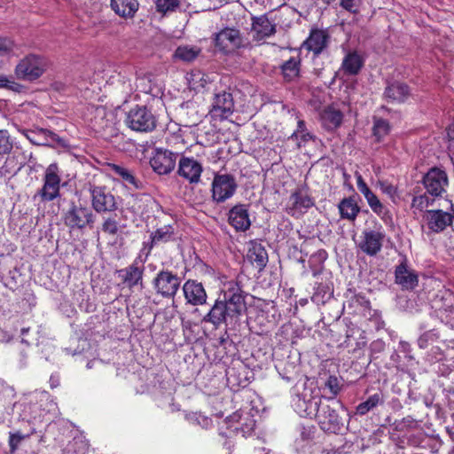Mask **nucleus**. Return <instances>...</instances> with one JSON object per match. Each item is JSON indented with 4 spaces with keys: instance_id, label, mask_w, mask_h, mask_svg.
Returning a JSON list of instances; mask_svg holds the SVG:
<instances>
[{
    "instance_id": "f257e3e1",
    "label": "nucleus",
    "mask_w": 454,
    "mask_h": 454,
    "mask_svg": "<svg viewBox=\"0 0 454 454\" xmlns=\"http://www.w3.org/2000/svg\"><path fill=\"white\" fill-rule=\"evenodd\" d=\"M247 310L245 295L242 289L234 282L228 284L214 303L210 310L203 317V322L210 323L216 329L221 325H235Z\"/></svg>"
},
{
    "instance_id": "f03ea898",
    "label": "nucleus",
    "mask_w": 454,
    "mask_h": 454,
    "mask_svg": "<svg viewBox=\"0 0 454 454\" xmlns=\"http://www.w3.org/2000/svg\"><path fill=\"white\" fill-rule=\"evenodd\" d=\"M307 395L298 397L295 406L297 411L303 417H314L317 420L322 430L331 433L340 431L343 426L342 419L339 416L336 407L322 403L319 395L310 396Z\"/></svg>"
},
{
    "instance_id": "7ed1b4c3",
    "label": "nucleus",
    "mask_w": 454,
    "mask_h": 454,
    "mask_svg": "<svg viewBox=\"0 0 454 454\" xmlns=\"http://www.w3.org/2000/svg\"><path fill=\"white\" fill-rule=\"evenodd\" d=\"M214 42L215 48L225 54L233 53L247 45V40L240 30L230 27H226L216 33Z\"/></svg>"
},
{
    "instance_id": "20e7f679",
    "label": "nucleus",
    "mask_w": 454,
    "mask_h": 454,
    "mask_svg": "<svg viewBox=\"0 0 454 454\" xmlns=\"http://www.w3.org/2000/svg\"><path fill=\"white\" fill-rule=\"evenodd\" d=\"M63 221L71 230H82L95 221V216L90 208L71 202L69 207L63 212Z\"/></svg>"
},
{
    "instance_id": "39448f33",
    "label": "nucleus",
    "mask_w": 454,
    "mask_h": 454,
    "mask_svg": "<svg viewBox=\"0 0 454 454\" xmlns=\"http://www.w3.org/2000/svg\"><path fill=\"white\" fill-rule=\"evenodd\" d=\"M156 118L145 106L130 109L125 119L126 125L137 132H151L156 128Z\"/></svg>"
},
{
    "instance_id": "423d86ee",
    "label": "nucleus",
    "mask_w": 454,
    "mask_h": 454,
    "mask_svg": "<svg viewBox=\"0 0 454 454\" xmlns=\"http://www.w3.org/2000/svg\"><path fill=\"white\" fill-rule=\"evenodd\" d=\"M422 184L431 197L439 198L447 192L449 178L445 170L434 167L423 176Z\"/></svg>"
},
{
    "instance_id": "0eeeda50",
    "label": "nucleus",
    "mask_w": 454,
    "mask_h": 454,
    "mask_svg": "<svg viewBox=\"0 0 454 454\" xmlns=\"http://www.w3.org/2000/svg\"><path fill=\"white\" fill-rule=\"evenodd\" d=\"M45 70V63L36 55H28L22 59L15 67V75L20 80L34 81L39 78Z\"/></svg>"
},
{
    "instance_id": "6e6552de",
    "label": "nucleus",
    "mask_w": 454,
    "mask_h": 454,
    "mask_svg": "<svg viewBox=\"0 0 454 454\" xmlns=\"http://www.w3.org/2000/svg\"><path fill=\"white\" fill-rule=\"evenodd\" d=\"M60 181L58 164H50L45 170L43 185L37 192V195L41 197L42 201H52L59 196Z\"/></svg>"
},
{
    "instance_id": "1a4fd4ad",
    "label": "nucleus",
    "mask_w": 454,
    "mask_h": 454,
    "mask_svg": "<svg viewBox=\"0 0 454 454\" xmlns=\"http://www.w3.org/2000/svg\"><path fill=\"white\" fill-rule=\"evenodd\" d=\"M235 178L229 174H215L211 184L213 201L223 203L231 198L237 190Z\"/></svg>"
},
{
    "instance_id": "9d476101",
    "label": "nucleus",
    "mask_w": 454,
    "mask_h": 454,
    "mask_svg": "<svg viewBox=\"0 0 454 454\" xmlns=\"http://www.w3.org/2000/svg\"><path fill=\"white\" fill-rule=\"evenodd\" d=\"M92 208L99 214L112 213L118 208L115 196L105 186L90 187Z\"/></svg>"
},
{
    "instance_id": "9b49d317",
    "label": "nucleus",
    "mask_w": 454,
    "mask_h": 454,
    "mask_svg": "<svg viewBox=\"0 0 454 454\" xmlns=\"http://www.w3.org/2000/svg\"><path fill=\"white\" fill-rule=\"evenodd\" d=\"M178 154L167 149L156 148L150 165L158 175H168L175 168Z\"/></svg>"
},
{
    "instance_id": "f8f14e48",
    "label": "nucleus",
    "mask_w": 454,
    "mask_h": 454,
    "mask_svg": "<svg viewBox=\"0 0 454 454\" xmlns=\"http://www.w3.org/2000/svg\"><path fill=\"white\" fill-rule=\"evenodd\" d=\"M360 239L358 248L369 256H375L382 248L385 233L380 230H364Z\"/></svg>"
},
{
    "instance_id": "ddd939ff",
    "label": "nucleus",
    "mask_w": 454,
    "mask_h": 454,
    "mask_svg": "<svg viewBox=\"0 0 454 454\" xmlns=\"http://www.w3.org/2000/svg\"><path fill=\"white\" fill-rule=\"evenodd\" d=\"M156 292L163 297H174L180 286V279L171 271H160L153 280Z\"/></svg>"
},
{
    "instance_id": "4468645a",
    "label": "nucleus",
    "mask_w": 454,
    "mask_h": 454,
    "mask_svg": "<svg viewBox=\"0 0 454 454\" xmlns=\"http://www.w3.org/2000/svg\"><path fill=\"white\" fill-rule=\"evenodd\" d=\"M313 206L314 200L308 192L302 188H297L289 197L286 212L292 216H298Z\"/></svg>"
},
{
    "instance_id": "2eb2a0df",
    "label": "nucleus",
    "mask_w": 454,
    "mask_h": 454,
    "mask_svg": "<svg viewBox=\"0 0 454 454\" xmlns=\"http://www.w3.org/2000/svg\"><path fill=\"white\" fill-rule=\"evenodd\" d=\"M234 111V100L231 93L223 90L215 94L211 114L220 119H227Z\"/></svg>"
},
{
    "instance_id": "dca6fc26",
    "label": "nucleus",
    "mask_w": 454,
    "mask_h": 454,
    "mask_svg": "<svg viewBox=\"0 0 454 454\" xmlns=\"http://www.w3.org/2000/svg\"><path fill=\"white\" fill-rule=\"evenodd\" d=\"M201 164L193 158L182 157L179 160L177 173L191 184H197L202 173Z\"/></svg>"
},
{
    "instance_id": "f3484780",
    "label": "nucleus",
    "mask_w": 454,
    "mask_h": 454,
    "mask_svg": "<svg viewBox=\"0 0 454 454\" xmlns=\"http://www.w3.org/2000/svg\"><path fill=\"white\" fill-rule=\"evenodd\" d=\"M425 219L429 230L434 232H441L450 226L453 215L441 209L427 210Z\"/></svg>"
},
{
    "instance_id": "a211bd4d",
    "label": "nucleus",
    "mask_w": 454,
    "mask_h": 454,
    "mask_svg": "<svg viewBox=\"0 0 454 454\" xmlns=\"http://www.w3.org/2000/svg\"><path fill=\"white\" fill-rule=\"evenodd\" d=\"M228 222L237 231H245L249 229L251 220L248 206L238 204L231 207L228 214Z\"/></svg>"
},
{
    "instance_id": "6ab92c4d",
    "label": "nucleus",
    "mask_w": 454,
    "mask_h": 454,
    "mask_svg": "<svg viewBox=\"0 0 454 454\" xmlns=\"http://www.w3.org/2000/svg\"><path fill=\"white\" fill-rule=\"evenodd\" d=\"M183 292L186 302L192 306L203 305L207 302V293L201 283L189 279L184 283Z\"/></svg>"
},
{
    "instance_id": "aec40b11",
    "label": "nucleus",
    "mask_w": 454,
    "mask_h": 454,
    "mask_svg": "<svg viewBox=\"0 0 454 454\" xmlns=\"http://www.w3.org/2000/svg\"><path fill=\"white\" fill-rule=\"evenodd\" d=\"M411 96V90L401 82H388L383 93V98L392 104L404 103Z\"/></svg>"
},
{
    "instance_id": "412c9836",
    "label": "nucleus",
    "mask_w": 454,
    "mask_h": 454,
    "mask_svg": "<svg viewBox=\"0 0 454 454\" xmlns=\"http://www.w3.org/2000/svg\"><path fill=\"white\" fill-rule=\"evenodd\" d=\"M252 33L254 41L264 40L276 33V25L266 15L252 17Z\"/></svg>"
},
{
    "instance_id": "4be33fe9",
    "label": "nucleus",
    "mask_w": 454,
    "mask_h": 454,
    "mask_svg": "<svg viewBox=\"0 0 454 454\" xmlns=\"http://www.w3.org/2000/svg\"><path fill=\"white\" fill-rule=\"evenodd\" d=\"M329 35L323 29H311L309 37L303 42L302 46L315 55L320 54L328 45Z\"/></svg>"
},
{
    "instance_id": "5701e85b",
    "label": "nucleus",
    "mask_w": 454,
    "mask_h": 454,
    "mask_svg": "<svg viewBox=\"0 0 454 454\" xmlns=\"http://www.w3.org/2000/svg\"><path fill=\"white\" fill-rule=\"evenodd\" d=\"M247 261L259 271H262L268 263V254L262 243L250 241L247 254Z\"/></svg>"
},
{
    "instance_id": "b1692460",
    "label": "nucleus",
    "mask_w": 454,
    "mask_h": 454,
    "mask_svg": "<svg viewBox=\"0 0 454 454\" xmlns=\"http://www.w3.org/2000/svg\"><path fill=\"white\" fill-rule=\"evenodd\" d=\"M143 273L144 267L139 266L136 262L119 271L123 283L129 288L138 285L142 286Z\"/></svg>"
},
{
    "instance_id": "393cba45",
    "label": "nucleus",
    "mask_w": 454,
    "mask_h": 454,
    "mask_svg": "<svg viewBox=\"0 0 454 454\" xmlns=\"http://www.w3.org/2000/svg\"><path fill=\"white\" fill-rule=\"evenodd\" d=\"M321 121L326 129H334L340 126L343 119L342 112L335 106H328L320 114Z\"/></svg>"
},
{
    "instance_id": "a878e982",
    "label": "nucleus",
    "mask_w": 454,
    "mask_h": 454,
    "mask_svg": "<svg viewBox=\"0 0 454 454\" xmlns=\"http://www.w3.org/2000/svg\"><path fill=\"white\" fill-rule=\"evenodd\" d=\"M364 59L356 51H349L344 57L341 69L345 74L356 75L364 67Z\"/></svg>"
},
{
    "instance_id": "bb28decb",
    "label": "nucleus",
    "mask_w": 454,
    "mask_h": 454,
    "mask_svg": "<svg viewBox=\"0 0 454 454\" xmlns=\"http://www.w3.org/2000/svg\"><path fill=\"white\" fill-rule=\"evenodd\" d=\"M395 283L405 289H413L418 284L416 274L407 269L406 264L401 263L395 268Z\"/></svg>"
},
{
    "instance_id": "cd10ccee",
    "label": "nucleus",
    "mask_w": 454,
    "mask_h": 454,
    "mask_svg": "<svg viewBox=\"0 0 454 454\" xmlns=\"http://www.w3.org/2000/svg\"><path fill=\"white\" fill-rule=\"evenodd\" d=\"M138 7L137 0H111V8L116 14L124 18L134 17Z\"/></svg>"
},
{
    "instance_id": "c85d7f7f",
    "label": "nucleus",
    "mask_w": 454,
    "mask_h": 454,
    "mask_svg": "<svg viewBox=\"0 0 454 454\" xmlns=\"http://www.w3.org/2000/svg\"><path fill=\"white\" fill-rule=\"evenodd\" d=\"M109 168L112 173L126 185L132 186L136 189L140 187V182L135 176L134 172L131 169L117 164H109Z\"/></svg>"
},
{
    "instance_id": "c756f323",
    "label": "nucleus",
    "mask_w": 454,
    "mask_h": 454,
    "mask_svg": "<svg viewBox=\"0 0 454 454\" xmlns=\"http://www.w3.org/2000/svg\"><path fill=\"white\" fill-rule=\"evenodd\" d=\"M111 116L106 108L103 106H98L95 109L94 117L91 119V127L96 132H105L107 129L112 128V121L108 118Z\"/></svg>"
},
{
    "instance_id": "7c9ffc66",
    "label": "nucleus",
    "mask_w": 454,
    "mask_h": 454,
    "mask_svg": "<svg viewBox=\"0 0 454 454\" xmlns=\"http://www.w3.org/2000/svg\"><path fill=\"white\" fill-rule=\"evenodd\" d=\"M385 403V396L382 391H378L370 395L366 401L359 403L356 408V413L364 416L374 408L383 405Z\"/></svg>"
},
{
    "instance_id": "2f4dec72",
    "label": "nucleus",
    "mask_w": 454,
    "mask_h": 454,
    "mask_svg": "<svg viewBox=\"0 0 454 454\" xmlns=\"http://www.w3.org/2000/svg\"><path fill=\"white\" fill-rule=\"evenodd\" d=\"M339 210L341 218L355 221L360 207L352 198H345L339 204Z\"/></svg>"
},
{
    "instance_id": "473e14b6",
    "label": "nucleus",
    "mask_w": 454,
    "mask_h": 454,
    "mask_svg": "<svg viewBox=\"0 0 454 454\" xmlns=\"http://www.w3.org/2000/svg\"><path fill=\"white\" fill-rule=\"evenodd\" d=\"M301 60L298 57H292L283 63L281 70L286 81L291 82L300 74Z\"/></svg>"
},
{
    "instance_id": "72a5a7b5",
    "label": "nucleus",
    "mask_w": 454,
    "mask_h": 454,
    "mask_svg": "<svg viewBox=\"0 0 454 454\" xmlns=\"http://www.w3.org/2000/svg\"><path fill=\"white\" fill-rule=\"evenodd\" d=\"M174 239V230L170 225H164L158 228L151 235L152 246H156L160 243H167Z\"/></svg>"
},
{
    "instance_id": "f704fd0d",
    "label": "nucleus",
    "mask_w": 454,
    "mask_h": 454,
    "mask_svg": "<svg viewBox=\"0 0 454 454\" xmlns=\"http://www.w3.org/2000/svg\"><path fill=\"white\" fill-rule=\"evenodd\" d=\"M200 53V49L195 46H179L176 48L174 57L184 62L193 61Z\"/></svg>"
},
{
    "instance_id": "c9c22d12",
    "label": "nucleus",
    "mask_w": 454,
    "mask_h": 454,
    "mask_svg": "<svg viewBox=\"0 0 454 454\" xmlns=\"http://www.w3.org/2000/svg\"><path fill=\"white\" fill-rule=\"evenodd\" d=\"M36 135L43 137V141H35L29 137L30 141L38 145L52 146V144L63 145L64 140L59 137L56 133L44 129H40Z\"/></svg>"
},
{
    "instance_id": "e433bc0d",
    "label": "nucleus",
    "mask_w": 454,
    "mask_h": 454,
    "mask_svg": "<svg viewBox=\"0 0 454 454\" xmlns=\"http://www.w3.org/2000/svg\"><path fill=\"white\" fill-rule=\"evenodd\" d=\"M101 230L104 233L110 236H116L121 231V225L117 220V215L104 217L101 224Z\"/></svg>"
},
{
    "instance_id": "4c0bfd02",
    "label": "nucleus",
    "mask_w": 454,
    "mask_h": 454,
    "mask_svg": "<svg viewBox=\"0 0 454 454\" xmlns=\"http://www.w3.org/2000/svg\"><path fill=\"white\" fill-rule=\"evenodd\" d=\"M428 193H424L419 196H415L411 202V207L417 210L424 211L427 207L433 205L434 199V197H429Z\"/></svg>"
},
{
    "instance_id": "58836bf2",
    "label": "nucleus",
    "mask_w": 454,
    "mask_h": 454,
    "mask_svg": "<svg viewBox=\"0 0 454 454\" xmlns=\"http://www.w3.org/2000/svg\"><path fill=\"white\" fill-rule=\"evenodd\" d=\"M365 199L371 209L381 218H384L385 215L388 213L387 208L383 206V204L373 192L365 197Z\"/></svg>"
},
{
    "instance_id": "ea45409f",
    "label": "nucleus",
    "mask_w": 454,
    "mask_h": 454,
    "mask_svg": "<svg viewBox=\"0 0 454 454\" xmlns=\"http://www.w3.org/2000/svg\"><path fill=\"white\" fill-rule=\"evenodd\" d=\"M390 130V126L387 121L384 119H375L373 123V135L378 140L387 136Z\"/></svg>"
},
{
    "instance_id": "a19ab883",
    "label": "nucleus",
    "mask_w": 454,
    "mask_h": 454,
    "mask_svg": "<svg viewBox=\"0 0 454 454\" xmlns=\"http://www.w3.org/2000/svg\"><path fill=\"white\" fill-rule=\"evenodd\" d=\"M28 437H29V434H23L20 431H17L14 433H12V432L9 433L8 444L10 447L11 453H15L16 450L19 449L22 441Z\"/></svg>"
},
{
    "instance_id": "79ce46f5",
    "label": "nucleus",
    "mask_w": 454,
    "mask_h": 454,
    "mask_svg": "<svg viewBox=\"0 0 454 454\" xmlns=\"http://www.w3.org/2000/svg\"><path fill=\"white\" fill-rule=\"evenodd\" d=\"M12 141L6 130L0 129V156L9 154L12 150Z\"/></svg>"
},
{
    "instance_id": "37998d69",
    "label": "nucleus",
    "mask_w": 454,
    "mask_h": 454,
    "mask_svg": "<svg viewBox=\"0 0 454 454\" xmlns=\"http://www.w3.org/2000/svg\"><path fill=\"white\" fill-rule=\"evenodd\" d=\"M179 4L178 0H157L156 7L158 12H167L175 10Z\"/></svg>"
},
{
    "instance_id": "c03bdc74",
    "label": "nucleus",
    "mask_w": 454,
    "mask_h": 454,
    "mask_svg": "<svg viewBox=\"0 0 454 454\" xmlns=\"http://www.w3.org/2000/svg\"><path fill=\"white\" fill-rule=\"evenodd\" d=\"M362 4V0H341L340 6L346 11L351 13H357L359 7Z\"/></svg>"
},
{
    "instance_id": "a18cd8bd",
    "label": "nucleus",
    "mask_w": 454,
    "mask_h": 454,
    "mask_svg": "<svg viewBox=\"0 0 454 454\" xmlns=\"http://www.w3.org/2000/svg\"><path fill=\"white\" fill-rule=\"evenodd\" d=\"M14 48V43L7 37H0V56H5L12 52Z\"/></svg>"
},
{
    "instance_id": "49530a36",
    "label": "nucleus",
    "mask_w": 454,
    "mask_h": 454,
    "mask_svg": "<svg viewBox=\"0 0 454 454\" xmlns=\"http://www.w3.org/2000/svg\"><path fill=\"white\" fill-rule=\"evenodd\" d=\"M435 339L436 334L432 331H427L418 339V345L420 348H427L428 343L430 341H434Z\"/></svg>"
},
{
    "instance_id": "de8ad7c7",
    "label": "nucleus",
    "mask_w": 454,
    "mask_h": 454,
    "mask_svg": "<svg viewBox=\"0 0 454 454\" xmlns=\"http://www.w3.org/2000/svg\"><path fill=\"white\" fill-rule=\"evenodd\" d=\"M356 185L359 192L365 197L372 193L366 183L364 181L361 175L356 176Z\"/></svg>"
},
{
    "instance_id": "09e8293b",
    "label": "nucleus",
    "mask_w": 454,
    "mask_h": 454,
    "mask_svg": "<svg viewBox=\"0 0 454 454\" xmlns=\"http://www.w3.org/2000/svg\"><path fill=\"white\" fill-rule=\"evenodd\" d=\"M325 385L334 395L340 390L339 380L335 376H330Z\"/></svg>"
},
{
    "instance_id": "8fccbe9b",
    "label": "nucleus",
    "mask_w": 454,
    "mask_h": 454,
    "mask_svg": "<svg viewBox=\"0 0 454 454\" xmlns=\"http://www.w3.org/2000/svg\"><path fill=\"white\" fill-rule=\"evenodd\" d=\"M381 191L387 194L389 197L393 198L396 195V188L388 183H380Z\"/></svg>"
},
{
    "instance_id": "3c124183",
    "label": "nucleus",
    "mask_w": 454,
    "mask_h": 454,
    "mask_svg": "<svg viewBox=\"0 0 454 454\" xmlns=\"http://www.w3.org/2000/svg\"><path fill=\"white\" fill-rule=\"evenodd\" d=\"M307 130L305 122L303 121H299L297 125V129L293 133L291 136V138L295 137L296 139L299 138V135L301 133H304Z\"/></svg>"
},
{
    "instance_id": "603ef678",
    "label": "nucleus",
    "mask_w": 454,
    "mask_h": 454,
    "mask_svg": "<svg viewBox=\"0 0 454 454\" xmlns=\"http://www.w3.org/2000/svg\"><path fill=\"white\" fill-rule=\"evenodd\" d=\"M313 136L309 132V131H305L304 133H301L299 135V138L298 139H301L300 142H298V146L301 147V142L303 143H306L311 139H313Z\"/></svg>"
},
{
    "instance_id": "864d4df0",
    "label": "nucleus",
    "mask_w": 454,
    "mask_h": 454,
    "mask_svg": "<svg viewBox=\"0 0 454 454\" xmlns=\"http://www.w3.org/2000/svg\"><path fill=\"white\" fill-rule=\"evenodd\" d=\"M312 430L311 428L306 429L305 427H302V430L301 432V437L303 441H308L312 438Z\"/></svg>"
},
{
    "instance_id": "5fc2aeb1",
    "label": "nucleus",
    "mask_w": 454,
    "mask_h": 454,
    "mask_svg": "<svg viewBox=\"0 0 454 454\" xmlns=\"http://www.w3.org/2000/svg\"><path fill=\"white\" fill-rule=\"evenodd\" d=\"M6 89L12 90L13 91H20L22 86L17 82H15L12 79H10V82L6 86Z\"/></svg>"
},
{
    "instance_id": "6e6d98bb",
    "label": "nucleus",
    "mask_w": 454,
    "mask_h": 454,
    "mask_svg": "<svg viewBox=\"0 0 454 454\" xmlns=\"http://www.w3.org/2000/svg\"><path fill=\"white\" fill-rule=\"evenodd\" d=\"M8 82H10V78L4 75H0V88H6Z\"/></svg>"
},
{
    "instance_id": "4d7b16f0",
    "label": "nucleus",
    "mask_w": 454,
    "mask_h": 454,
    "mask_svg": "<svg viewBox=\"0 0 454 454\" xmlns=\"http://www.w3.org/2000/svg\"><path fill=\"white\" fill-rule=\"evenodd\" d=\"M400 346L403 352H410L411 345L406 341H400Z\"/></svg>"
},
{
    "instance_id": "13d9d810",
    "label": "nucleus",
    "mask_w": 454,
    "mask_h": 454,
    "mask_svg": "<svg viewBox=\"0 0 454 454\" xmlns=\"http://www.w3.org/2000/svg\"><path fill=\"white\" fill-rule=\"evenodd\" d=\"M240 419V415L239 413H234L231 416V420L239 422Z\"/></svg>"
},
{
    "instance_id": "bf43d9fd",
    "label": "nucleus",
    "mask_w": 454,
    "mask_h": 454,
    "mask_svg": "<svg viewBox=\"0 0 454 454\" xmlns=\"http://www.w3.org/2000/svg\"><path fill=\"white\" fill-rule=\"evenodd\" d=\"M225 445H226L227 450H229V451H228V454H231V444H230V442H226V443H225Z\"/></svg>"
},
{
    "instance_id": "052dcab7",
    "label": "nucleus",
    "mask_w": 454,
    "mask_h": 454,
    "mask_svg": "<svg viewBox=\"0 0 454 454\" xmlns=\"http://www.w3.org/2000/svg\"><path fill=\"white\" fill-rule=\"evenodd\" d=\"M27 332H28V328H23V329L21 330V333H22V334H25V333H27Z\"/></svg>"
},
{
    "instance_id": "680f3d73",
    "label": "nucleus",
    "mask_w": 454,
    "mask_h": 454,
    "mask_svg": "<svg viewBox=\"0 0 454 454\" xmlns=\"http://www.w3.org/2000/svg\"><path fill=\"white\" fill-rule=\"evenodd\" d=\"M325 4H331L332 2H333L334 0H322Z\"/></svg>"
},
{
    "instance_id": "e2e57ef3",
    "label": "nucleus",
    "mask_w": 454,
    "mask_h": 454,
    "mask_svg": "<svg viewBox=\"0 0 454 454\" xmlns=\"http://www.w3.org/2000/svg\"><path fill=\"white\" fill-rule=\"evenodd\" d=\"M451 211H452V213H453V215H453V218H454V204H451Z\"/></svg>"
},
{
    "instance_id": "0e129e2a",
    "label": "nucleus",
    "mask_w": 454,
    "mask_h": 454,
    "mask_svg": "<svg viewBox=\"0 0 454 454\" xmlns=\"http://www.w3.org/2000/svg\"><path fill=\"white\" fill-rule=\"evenodd\" d=\"M32 139L34 140V138H32ZM35 141H36V140L35 139ZM37 141H43V137H41V138H39Z\"/></svg>"
},
{
    "instance_id": "69168bd1",
    "label": "nucleus",
    "mask_w": 454,
    "mask_h": 454,
    "mask_svg": "<svg viewBox=\"0 0 454 454\" xmlns=\"http://www.w3.org/2000/svg\"><path fill=\"white\" fill-rule=\"evenodd\" d=\"M250 426H251V427H250V428L252 429V428H253V427H254V421H253V420H251V424H250Z\"/></svg>"
}]
</instances>
